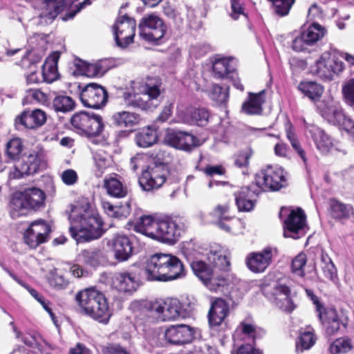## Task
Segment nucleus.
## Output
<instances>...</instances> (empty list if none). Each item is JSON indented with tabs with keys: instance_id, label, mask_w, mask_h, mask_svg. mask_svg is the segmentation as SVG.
Returning a JSON list of instances; mask_svg holds the SVG:
<instances>
[{
	"instance_id": "nucleus-1",
	"label": "nucleus",
	"mask_w": 354,
	"mask_h": 354,
	"mask_svg": "<svg viewBox=\"0 0 354 354\" xmlns=\"http://www.w3.org/2000/svg\"><path fill=\"white\" fill-rule=\"evenodd\" d=\"M230 266L228 251L218 245L210 247L205 260H195L191 263L196 276L212 292L223 291L229 285L227 272Z\"/></svg>"
},
{
	"instance_id": "nucleus-2",
	"label": "nucleus",
	"mask_w": 354,
	"mask_h": 354,
	"mask_svg": "<svg viewBox=\"0 0 354 354\" xmlns=\"http://www.w3.org/2000/svg\"><path fill=\"white\" fill-rule=\"evenodd\" d=\"M185 228L180 218L158 219L151 215L139 218L134 225L135 231L158 241L174 245Z\"/></svg>"
},
{
	"instance_id": "nucleus-3",
	"label": "nucleus",
	"mask_w": 354,
	"mask_h": 354,
	"mask_svg": "<svg viewBox=\"0 0 354 354\" xmlns=\"http://www.w3.org/2000/svg\"><path fill=\"white\" fill-rule=\"evenodd\" d=\"M69 218L71 222L69 232L77 243L99 239L103 234L101 218L88 207L72 206Z\"/></svg>"
},
{
	"instance_id": "nucleus-4",
	"label": "nucleus",
	"mask_w": 354,
	"mask_h": 354,
	"mask_svg": "<svg viewBox=\"0 0 354 354\" xmlns=\"http://www.w3.org/2000/svg\"><path fill=\"white\" fill-rule=\"evenodd\" d=\"M143 270L148 281H168L185 275L184 266L179 259L164 253L150 256L145 263Z\"/></svg>"
},
{
	"instance_id": "nucleus-5",
	"label": "nucleus",
	"mask_w": 354,
	"mask_h": 354,
	"mask_svg": "<svg viewBox=\"0 0 354 354\" xmlns=\"http://www.w3.org/2000/svg\"><path fill=\"white\" fill-rule=\"evenodd\" d=\"M160 94L158 82L149 78L145 82L132 81L130 89L124 92L123 97L128 106L149 110L157 106L154 100H156Z\"/></svg>"
},
{
	"instance_id": "nucleus-6",
	"label": "nucleus",
	"mask_w": 354,
	"mask_h": 354,
	"mask_svg": "<svg viewBox=\"0 0 354 354\" xmlns=\"http://www.w3.org/2000/svg\"><path fill=\"white\" fill-rule=\"evenodd\" d=\"M76 300L82 312L95 320L106 324L111 313L104 295L94 288L79 292Z\"/></svg>"
},
{
	"instance_id": "nucleus-7",
	"label": "nucleus",
	"mask_w": 354,
	"mask_h": 354,
	"mask_svg": "<svg viewBox=\"0 0 354 354\" xmlns=\"http://www.w3.org/2000/svg\"><path fill=\"white\" fill-rule=\"evenodd\" d=\"M90 3L89 0H37L35 6L38 17L41 19V23L48 24L67 8L71 9L67 17L71 19L85 6Z\"/></svg>"
},
{
	"instance_id": "nucleus-8",
	"label": "nucleus",
	"mask_w": 354,
	"mask_h": 354,
	"mask_svg": "<svg viewBox=\"0 0 354 354\" xmlns=\"http://www.w3.org/2000/svg\"><path fill=\"white\" fill-rule=\"evenodd\" d=\"M45 194L42 190L32 187L12 195L10 201V214L18 218L26 214L29 209H38L44 204Z\"/></svg>"
},
{
	"instance_id": "nucleus-9",
	"label": "nucleus",
	"mask_w": 354,
	"mask_h": 354,
	"mask_svg": "<svg viewBox=\"0 0 354 354\" xmlns=\"http://www.w3.org/2000/svg\"><path fill=\"white\" fill-rule=\"evenodd\" d=\"M306 292L316 306L319 319L328 335H334L341 329V327L346 328L348 318L342 312H338L333 308H324L318 298L310 290H307Z\"/></svg>"
},
{
	"instance_id": "nucleus-10",
	"label": "nucleus",
	"mask_w": 354,
	"mask_h": 354,
	"mask_svg": "<svg viewBox=\"0 0 354 354\" xmlns=\"http://www.w3.org/2000/svg\"><path fill=\"white\" fill-rule=\"evenodd\" d=\"M71 124L74 131L86 137H96L102 133L104 124L100 115L80 111L73 115Z\"/></svg>"
},
{
	"instance_id": "nucleus-11",
	"label": "nucleus",
	"mask_w": 354,
	"mask_h": 354,
	"mask_svg": "<svg viewBox=\"0 0 354 354\" xmlns=\"http://www.w3.org/2000/svg\"><path fill=\"white\" fill-rule=\"evenodd\" d=\"M344 70V64L339 59L338 53L324 52L310 66L312 73L325 80H331L335 75Z\"/></svg>"
},
{
	"instance_id": "nucleus-12",
	"label": "nucleus",
	"mask_w": 354,
	"mask_h": 354,
	"mask_svg": "<svg viewBox=\"0 0 354 354\" xmlns=\"http://www.w3.org/2000/svg\"><path fill=\"white\" fill-rule=\"evenodd\" d=\"M286 183V174L279 167L266 166L255 176V185L260 191H277Z\"/></svg>"
},
{
	"instance_id": "nucleus-13",
	"label": "nucleus",
	"mask_w": 354,
	"mask_h": 354,
	"mask_svg": "<svg viewBox=\"0 0 354 354\" xmlns=\"http://www.w3.org/2000/svg\"><path fill=\"white\" fill-rule=\"evenodd\" d=\"M138 28L140 37L147 41L160 40L167 31L163 21L155 14L144 16L139 23Z\"/></svg>"
},
{
	"instance_id": "nucleus-14",
	"label": "nucleus",
	"mask_w": 354,
	"mask_h": 354,
	"mask_svg": "<svg viewBox=\"0 0 354 354\" xmlns=\"http://www.w3.org/2000/svg\"><path fill=\"white\" fill-rule=\"evenodd\" d=\"M151 312L153 316L160 321H172L180 317H185L180 301L176 298H167L156 301L151 305Z\"/></svg>"
},
{
	"instance_id": "nucleus-15",
	"label": "nucleus",
	"mask_w": 354,
	"mask_h": 354,
	"mask_svg": "<svg viewBox=\"0 0 354 354\" xmlns=\"http://www.w3.org/2000/svg\"><path fill=\"white\" fill-rule=\"evenodd\" d=\"M167 174V167L163 162H153L142 171L140 185L146 191L158 189L165 182Z\"/></svg>"
},
{
	"instance_id": "nucleus-16",
	"label": "nucleus",
	"mask_w": 354,
	"mask_h": 354,
	"mask_svg": "<svg viewBox=\"0 0 354 354\" xmlns=\"http://www.w3.org/2000/svg\"><path fill=\"white\" fill-rule=\"evenodd\" d=\"M136 21L123 15L119 17L113 27L114 37L117 45L121 48H126L133 42L135 36Z\"/></svg>"
},
{
	"instance_id": "nucleus-17",
	"label": "nucleus",
	"mask_w": 354,
	"mask_h": 354,
	"mask_svg": "<svg viewBox=\"0 0 354 354\" xmlns=\"http://www.w3.org/2000/svg\"><path fill=\"white\" fill-rule=\"evenodd\" d=\"M306 217L301 208L292 209L283 222V235L294 239L304 236Z\"/></svg>"
},
{
	"instance_id": "nucleus-18",
	"label": "nucleus",
	"mask_w": 354,
	"mask_h": 354,
	"mask_svg": "<svg viewBox=\"0 0 354 354\" xmlns=\"http://www.w3.org/2000/svg\"><path fill=\"white\" fill-rule=\"evenodd\" d=\"M106 89L97 83H90L80 93V100L87 107L98 109L104 106L107 101Z\"/></svg>"
},
{
	"instance_id": "nucleus-19",
	"label": "nucleus",
	"mask_w": 354,
	"mask_h": 354,
	"mask_svg": "<svg viewBox=\"0 0 354 354\" xmlns=\"http://www.w3.org/2000/svg\"><path fill=\"white\" fill-rule=\"evenodd\" d=\"M209 116L206 109L193 108L183 102H179L176 107V117L183 123L204 126L207 123Z\"/></svg>"
},
{
	"instance_id": "nucleus-20",
	"label": "nucleus",
	"mask_w": 354,
	"mask_h": 354,
	"mask_svg": "<svg viewBox=\"0 0 354 354\" xmlns=\"http://www.w3.org/2000/svg\"><path fill=\"white\" fill-rule=\"evenodd\" d=\"M50 225L43 220H37L30 223L24 233L25 243L31 248H36L47 241L50 232Z\"/></svg>"
},
{
	"instance_id": "nucleus-21",
	"label": "nucleus",
	"mask_w": 354,
	"mask_h": 354,
	"mask_svg": "<svg viewBox=\"0 0 354 354\" xmlns=\"http://www.w3.org/2000/svg\"><path fill=\"white\" fill-rule=\"evenodd\" d=\"M106 247L119 262L127 261L133 254V246L129 238L124 234H115L107 239Z\"/></svg>"
},
{
	"instance_id": "nucleus-22",
	"label": "nucleus",
	"mask_w": 354,
	"mask_h": 354,
	"mask_svg": "<svg viewBox=\"0 0 354 354\" xmlns=\"http://www.w3.org/2000/svg\"><path fill=\"white\" fill-rule=\"evenodd\" d=\"M164 140L169 145L185 151H189L192 148L201 145L200 140L194 136L185 132H176L172 130L167 131Z\"/></svg>"
},
{
	"instance_id": "nucleus-23",
	"label": "nucleus",
	"mask_w": 354,
	"mask_h": 354,
	"mask_svg": "<svg viewBox=\"0 0 354 354\" xmlns=\"http://www.w3.org/2000/svg\"><path fill=\"white\" fill-rule=\"evenodd\" d=\"M274 250L266 248L260 252H252L246 258V264L253 272H263L270 264Z\"/></svg>"
},
{
	"instance_id": "nucleus-24",
	"label": "nucleus",
	"mask_w": 354,
	"mask_h": 354,
	"mask_svg": "<svg viewBox=\"0 0 354 354\" xmlns=\"http://www.w3.org/2000/svg\"><path fill=\"white\" fill-rule=\"evenodd\" d=\"M165 338L171 344L182 345L193 339L194 332L187 325H172L165 330Z\"/></svg>"
},
{
	"instance_id": "nucleus-25",
	"label": "nucleus",
	"mask_w": 354,
	"mask_h": 354,
	"mask_svg": "<svg viewBox=\"0 0 354 354\" xmlns=\"http://www.w3.org/2000/svg\"><path fill=\"white\" fill-rule=\"evenodd\" d=\"M260 190L254 185L250 187H242L234 194L236 205L240 212H250L254 206V196L260 193Z\"/></svg>"
},
{
	"instance_id": "nucleus-26",
	"label": "nucleus",
	"mask_w": 354,
	"mask_h": 354,
	"mask_svg": "<svg viewBox=\"0 0 354 354\" xmlns=\"http://www.w3.org/2000/svg\"><path fill=\"white\" fill-rule=\"evenodd\" d=\"M331 108L333 111L328 113H326V117L324 119L334 125L342 127L354 136V121L346 117L340 103L339 102L337 106H332Z\"/></svg>"
},
{
	"instance_id": "nucleus-27",
	"label": "nucleus",
	"mask_w": 354,
	"mask_h": 354,
	"mask_svg": "<svg viewBox=\"0 0 354 354\" xmlns=\"http://www.w3.org/2000/svg\"><path fill=\"white\" fill-rule=\"evenodd\" d=\"M46 120V113L41 109L25 111L15 120L16 125H22L28 129L42 126Z\"/></svg>"
},
{
	"instance_id": "nucleus-28",
	"label": "nucleus",
	"mask_w": 354,
	"mask_h": 354,
	"mask_svg": "<svg viewBox=\"0 0 354 354\" xmlns=\"http://www.w3.org/2000/svg\"><path fill=\"white\" fill-rule=\"evenodd\" d=\"M229 313L227 303L222 299H216L211 304L208 313L209 324L211 327L218 326L224 321Z\"/></svg>"
},
{
	"instance_id": "nucleus-29",
	"label": "nucleus",
	"mask_w": 354,
	"mask_h": 354,
	"mask_svg": "<svg viewBox=\"0 0 354 354\" xmlns=\"http://www.w3.org/2000/svg\"><path fill=\"white\" fill-rule=\"evenodd\" d=\"M290 290L282 284L277 285L273 291L274 302L280 309L286 312H292L295 306L290 297Z\"/></svg>"
},
{
	"instance_id": "nucleus-30",
	"label": "nucleus",
	"mask_w": 354,
	"mask_h": 354,
	"mask_svg": "<svg viewBox=\"0 0 354 354\" xmlns=\"http://www.w3.org/2000/svg\"><path fill=\"white\" fill-rule=\"evenodd\" d=\"M113 286L120 292H133L138 287L135 276L129 272H120L113 278Z\"/></svg>"
},
{
	"instance_id": "nucleus-31",
	"label": "nucleus",
	"mask_w": 354,
	"mask_h": 354,
	"mask_svg": "<svg viewBox=\"0 0 354 354\" xmlns=\"http://www.w3.org/2000/svg\"><path fill=\"white\" fill-rule=\"evenodd\" d=\"M135 140L140 147H149L158 142V129L154 125L143 127L136 133Z\"/></svg>"
},
{
	"instance_id": "nucleus-32",
	"label": "nucleus",
	"mask_w": 354,
	"mask_h": 354,
	"mask_svg": "<svg viewBox=\"0 0 354 354\" xmlns=\"http://www.w3.org/2000/svg\"><path fill=\"white\" fill-rule=\"evenodd\" d=\"M112 120L119 127L131 128L140 124L141 118L135 112L122 111L115 113L112 115Z\"/></svg>"
},
{
	"instance_id": "nucleus-33",
	"label": "nucleus",
	"mask_w": 354,
	"mask_h": 354,
	"mask_svg": "<svg viewBox=\"0 0 354 354\" xmlns=\"http://www.w3.org/2000/svg\"><path fill=\"white\" fill-rule=\"evenodd\" d=\"M59 59V54L53 53L46 59L42 67V76L44 82L51 83L58 79L57 63Z\"/></svg>"
},
{
	"instance_id": "nucleus-34",
	"label": "nucleus",
	"mask_w": 354,
	"mask_h": 354,
	"mask_svg": "<svg viewBox=\"0 0 354 354\" xmlns=\"http://www.w3.org/2000/svg\"><path fill=\"white\" fill-rule=\"evenodd\" d=\"M310 133L319 151L323 153H326L333 147V143L330 138L322 129L317 127H312L309 130Z\"/></svg>"
},
{
	"instance_id": "nucleus-35",
	"label": "nucleus",
	"mask_w": 354,
	"mask_h": 354,
	"mask_svg": "<svg viewBox=\"0 0 354 354\" xmlns=\"http://www.w3.org/2000/svg\"><path fill=\"white\" fill-rule=\"evenodd\" d=\"M264 91L259 93H249L248 100L242 105V110L247 114H260L262 111V104L265 102Z\"/></svg>"
},
{
	"instance_id": "nucleus-36",
	"label": "nucleus",
	"mask_w": 354,
	"mask_h": 354,
	"mask_svg": "<svg viewBox=\"0 0 354 354\" xmlns=\"http://www.w3.org/2000/svg\"><path fill=\"white\" fill-rule=\"evenodd\" d=\"M330 213L335 219H347L354 214V208L350 204L344 203L336 199L330 201Z\"/></svg>"
},
{
	"instance_id": "nucleus-37",
	"label": "nucleus",
	"mask_w": 354,
	"mask_h": 354,
	"mask_svg": "<svg viewBox=\"0 0 354 354\" xmlns=\"http://www.w3.org/2000/svg\"><path fill=\"white\" fill-rule=\"evenodd\" d=\"M29 176L37 172L44 166V153L41 150L31 151L22 161Z\"/></svg>"
},
{
	"instance_id": "nucleus-38",
	"label": "nucleus",
	"mask_w": 354,
	"mask_h": 354,
	"mask_svg": "<svg viewBox=\"0 0 354 354\" xmlns=\"http://www.w3.org/2000/svg\"><path fill=\"white\" fill-rule=\"evenodd\" d=\"M298 89L315 103L319 101L324 93V87L315 82H302L298 86Z\"/></svg>"
},
{
	"instance_id": "nucleus-39",
	"label": "nucleus",
	"mask_w": 354,
	"mask_h": 354,
	"mask_svg": "<svg viewBox=\"0 0 354 354\" xmlns=\"http://www.w3.org/2000/svg\"><path fill=\"white\" fill-rule=\"evenodd\" d=\"M95 163L94 172L97 177H101L106 169L113 164V159L111 155L103 149H97L93 154Z\"/></svg>"
},
{
	"instance_id": "nucleus-40",
	"label": "nucleus",
	"mask_w": 354,
	"mask_h": 354,
	"mask_svg": "<svg viewBox=\"0 0 354 354\" xmlns=\"http://www.w3.org/2000/svg\"><path fill=\"white\" fill-rule=\"evenodd\" d=\"M75 65L77 66L75 73L88 77L102 76L104 73L102 64L100 62L91 64L82 60H79Z\"/></svg>"
},
{
	"instance_id": "nucleus-41",
	"label": "nucleus",
	"mask_w": 354,
	"mask_h": 354,
	"mask_svg": "<svg viewBox=\"0 0 354 354\" xmlns=\"http://www.w3.org/2000/svg\"><path fill=\"white\" fill-rule=\"evenodd\" d=\"M214 75L216 78L232 77L234 70L230 64V59L226 57L216 58L212 64Z\"/></svg>"
},
{
	"instance_id": "nucleus-42",
	"label": "nucleus",
	"mask_w": 354,
	"mask_h": 354,
	"mask_svg": "<svg viewBox=\"0 0 354 354\" xmlns=\"http://www.w3.org/2000/svg\"><path fill=\"white\" fill-rule=\"evenodd\" d=\"M104 187L109 195L115 198H123L127 194V189L115 177H109L104 180Z\"/></svg>"
},
{
	"instance_id": "nucleus-43",
	"label": "nucleus",
	"mask_w": 354,
	"mask_h": 354,
	"mask_svg": "<svg viewBox=\"0 0 354 354\" xmlns=\"http://www.w3.org/2000/svg\"><path fill=\"white\" fill-rule=\"evenodd\" d=\"M102 205L105 213L113 218H127L131 212V206L129 203L121 205H113L109 202L103 201Z\"/></svg>"
},
{
	"instance_id": "nucleus-44",
	"label": "nucleus",
	"mask_w": 354,
	"mask_h": 354,
	"mask_svg": "<svg viewBox=\"0 0 354 354\" xmlns=\"http://www.w3.org/2000/svg\"><path fill=\"white\" fill-rule=\"evenodd\" d=\"M102 258V252L97 248L83 250L77 256L80 262L93 267L100 263Z\"/></svg>"
},
{
	"instance_id": "nucleus-45",
	"label": "nucleus",
	"mask_w": 354,
	"mask_h": 354,
	"mask_svg": "<svg viewBox=\"0 0 354 354\" xmlns=\"http://www.w3.org/2000/svg\"><path fill=\"white\" fill-rule=\"evenodd\" d=\"M75 106L72 97L66 95L56 96L53 101V106L55 111L66 113L74 109Z\"/></svg>"
},
{
	"instance_id": "nucleus-46",
	"label": "nucleus",
	"mask_w": 354,
	"mask_h": 354,
	"mask_svg": "<svg viewBox=\"0 0 354 354\" xmlns=\"http://www.w3.org/2000/svg\"><path fill=\"white\" fill-rule=\"evenodd\" d=\"M320 268L324 277L333 282H335L337 278V270L330 258L323 254L321 258Z\"/></svg>"
},
{
	"instance_id": "nucleus-47",
	"label": "nucleus",
	"mask_w": 354,
	"mask_h": 354,
	"mask_svg": "<svg viewBox=\"0 0 354 354\" xmlns=\"http://www.w3.org/2000/svg\"><path fill=\"white\" fill-rule=\"evenodd\" d=\"M259 331L253 323L248 321H243L237 327L235 331L234 337L239 335H243L245 338L254 340L259 336Z\"/></svg>"
},
{
	"instance_id": "nucleus-48",
	"label": "nucleus",
	"mask_w": 354,
	"mask_h": 354,
	"mask_svg": "<svg viewBox=\"0 0 354 354\" xmlns=\"http://www.w3.org/2000/svg\"><path fill=\"white\" fill-rule=\"evenodd\" d=\"M316 342V337L313 329L308 328L304 331L300 332L299 341L297 343V349L308 350Z\"/></svg>"
},
{
	"instance_id": "nucleus-49",
	"label": "nucleus",
	"mask_w": 354,
	"mask_h": 354,
	"mask_svg": "<svg viewBox=\"0 0 354 354\" xmlns=\"http://www.w3.org/2000/svg\"><path fill=\"white\" fill-rule=\"evenodd\" d=\"M308 42L312 45L322 39L326 34V30L324 27L317 23H313L308 29L302 32Z\"/></svg>"
},
{
	"instance_id": "nucleus-50",
	"label": "nucleus",
	"mask_w": 354,
	"mask_h": 354,
	"mask_svg": "<svg viewBox=\"0 0 354 354\" xmlns=\"http://www.w3.org/2000/svg\"><path fill=\"white\" fill-rule=\"evenodd\" d=\"M353 345L350 339L340 337L335 339L330 346V351L333 354L345 353L350 351Z\"/></svg>"
},
{
	"instance_id": "nucleus-51",
	"label": "nucleus",
	"mask_w": 354,
	"mask_h": 354,
	"mask_svg": "<svg viewBox=\"0 0 354 354\" xmlns=\"http://www.w3.org/2000/svg\"><path fill=\"white\" fill-rule=\"evenodd\" d=\"M23 151V143L20 138H15L6 145V155L10 159H16Z\"/></svg>"
},
{
	"instance_id": "nucleus-52",
	"label": "nucleus",
	"mask_w": 354,
	"mask_h": 354,
	"mask_svg": "<svg viewBox=\"0 0 354 354\" xmlns=\"http://www.w3.org/2000/svg\"><path fill=\"white\" fill-rule=\"evenodd\" d=\"M209 95L217 104H224L228 100V88H223L217 84H214L209 90Z\"/></svg>"
},
{
	"instance_id": "nucleus-53",
	"label": "nucleus",
	"mask_w": 354,
	"mask_h": 354,
	"mask_svg": "<svg viewBox=\"0 0 354 354\" xmlns=\"http://www.w3.org/2000/svg\"><path fill=\"white\" fill-rule=\"evenodd\" d=\"M9 180H15L29 176L22 162L14 164L6 168Z\"/></svg>"
},
{
	"instance_id": "nucleus-54",
	"label": "nucleus",
	"mask_w": 354,
	"mask_h": 354,
	"mask_svg": "<svg viewBox=\"0 0 354 354\" xmlns=\"http://www.w3.org/2000/svg\"><path fill=\"white\" fill-rule=\"evenodd\" d=\"M307 257L306 254L299 253L292 261V271L294 274L304 277L305 275L304 266L306 264Z\"/></svg>"
},
{
	"instance_id": "nucleus-55",
	"label": "nucleus",
	"mask_w": 354,
	"mask_h": 354,
	"mask_svg": "<svg viewBox=\"0 0 354 354\" xmlns=\"http://www.w3.org/2000/svg\"><path fill=\"white\" fill-rule=\"evenodd\" d=\"M339 102L335 100L332 97H325L323 100L317 103V109L321 115L325 118L326 117V113H328L333 111L331 106H337Z\"/></svg>"
},
{
	"instance_id": "nucleus-56",
	"label": "nucleus",
	"mask_w": 354,
	"mask_h": 354,
	"mask_svg": "<svg viewBox=\"0 0 354 354\" xmlns=\"http://www.w3.org/2000/svg\"><path fill=\"white\" fill-rule=\"evenodd\" d=\"M9 275L19 285L25 288L30 293V295L35 298L39 302H40L44 308L48 311L50 312V309L45 305L44 301L42 299V297L33 288H30L27 283L24 282L22 280H21L19 278H18L16 275H15L13 273L10 272L9 270L7 271Z\"/></svg>"
},
{
	"instance_id": "nucleus-57",
	"label": "nucleus",
	"mask_w": 354,
	"mask_h": 354,
	"mask_svg": "<svg viewBox=\"0 0 354 354\" xmlns=\"http://www.w3.org/2000/svg\"><path fill=\"white\" fill-rule=\"evenodd\" d=\"M346 102L354 109V79L349 80L342 87Z\"/></svg>"
},
{
	"instance_id": "nucleus-58",
	"label": "nucleus",
	"mask_w": 354,
	"mask_h": 354,
	"mask_svg": "<svg viewBox=\"0 0 354 354\" xmlns=\"http://www.w3.org/2000/svg\"><path fill=\"white\" fill-rule=\"evenodd\" d=\"M287 138L290 140L292 147L295 149L299 156L301 158L304 162H306V158L305 156L304 151L300 146L299 141L297 140L295 133L290 129V127L287 129L286 131Z\"/></svg>"
},
{
	"instance_id": "nucleus-59",
	"label": "nucleus",
	"mask_w": 354,
	"mask_h": 354,
	"mask_svg": "<svg viewBox=\"0 0 354 354\" xmlns=\"http://www.w3.org/2000/svg\"><path fill=\"white\" fill-rule=\"evenodd\" d=\"M61 178L65 185L71 186L77 183L78 176L75 170L68 169L62 173Z\"/></svg>"
},
{
	"instance_id": "nucleus-60",
	"label": "nucleus",
	"mask_w": 354,
	"mask_h": 354,
	"mask_svg": "<svg viewBox=\"0 0 354 354\" xmlns=\"http://www.w3.org/2000/svg\"><path fill=\"white\" fill-rule=\"evenodd\" d=\"M310 45V42H308L306 39L304 37V35L301 33V35L293 40L292 47L294 50L301 52L306 50Z\"/></svg>"
},
{
	"instance_id": "nucleus-61",
	"label": "nucleus",
	"mask_w": 354,
	"mask_h": 354,
	"mask_svg": "<svg viewBox=\"0 0 354 354\" xmlns=\"http://www.w3.org/2000/svg\"><path fill=\"white\" fill-rule=\"evenodd\" d=\"M148 157L144 154H136L133 156L130 161V166L133 171H136L139 168H142L145 166Z\"/></svg>"
},
{
	"instance_id": "nucleus-62",
	"label": "nucleus",
	"mask_w": 354,
	"mask_h": 354,
	"mask_svg": "<svg viewBox=\"0 0 354 354\" xmlns=\"http://www.w3.org/2000/svg\"><path fill=\"white\" fill-rule=\"evenodd\" d=\"M307 17L309 21H317L323 17L322 9L317 5L313 4L309 8Z\"/></svg>"
},
{
	"instance_id": "nucleus-63",
	"label": "nucleus",
	"mask_w": 354,
	"mask_h": 354,
	"mask_svg": "<svg viewBox=\"0 0 354 354\" xmlns=\"http://www.w3.org/2000/svg\"><path fill=\"white\" fill-rule=\"evenodd\" d=\"M251 156L252 153L249 151L240 153L236 158L235 165L239 167H245L248 166Z\"/></svg>"
},
{
	"instance_id": "nucleus-64",
	"label": "nucleus",
	"mask_w": 354,
	"mask_h": 354,
	"mask_svg": "<svg viewBox=\"0 0 354 354\" xmlns=\"http://www.w3.org/2000/svg\"><path fill=\"white\" fill-rule=\"evenodd\" d=\"M164 13L169 18L175 20L177 23H182L184 19L182 16V12L176 10L169 6L164 7Z\"/></svg>"
}]
</instances>
